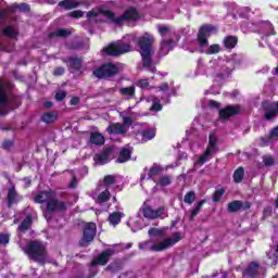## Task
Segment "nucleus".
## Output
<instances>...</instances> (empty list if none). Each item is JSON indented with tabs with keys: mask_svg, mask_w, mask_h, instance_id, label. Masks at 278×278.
<instances>
[{
	"mask_svg": "<svg viewBox=\"0 0 278 278\" xmlns=\"http://www.w3.org/2000/svg\"><path fill=\"white\" fill-rule=\"evenodd\" d=\"M149 236H154V239L140 243L139 249H141V251L160 253L170 249V247H175V244L181 240V235L179 232H175L172 237L165 238L164 230L157 228L150 229Z\"/></svg>",
	"mask_w": 278,
	"mask_h": 278,
	"instance_id": "f257e3e1",
	"label": "nucleus"
},
{
	"mask_svg": "<svg viewBox=\"0 0 278 278\" xmlns=\"http://www.w3.org/2000/svg\"><path fill=\"white\" fill-rule=\"evenodd\" d=\"M87 18L90 23H102V21H111V23H123V21H138V11L136 9L130 8L125 11V13L116 17L114 13L111 11H103V10H92L87 13Z\"/></svg>",
	"mask_w": 278,
	"mask_h": 278,
	"instance_id": "f03ea898",
	"label": "nucleus"
},
{
	"mask_svg": "<svg viewBox=\"0 0 278 278\" xmlns=\"http://www.w3.org/2000/svg\"><path fill=\"white\" fill-rule=\"evenodd\" d=\"M34 201L35 203H48L47 208L43 212V216L47 220H51L52 212H64V210H66V204L62 201H58L55 191L51 189L38 193L34 198Z\"/></svg>",
	"mask_w": 278,
	"mask_h": 278,
	"instance_id": "7ed1b4c3",
	"label": "nucleus"
},
{
	"mask_svg": "<svg viewBox=\"0 0 278 278\" xmlns=\"http://www.w3.org/2000/svg\"><path fill=\"white\" fill-rule=\"evenodd\" d=\"M153 42H155V38H153V35L149 33L143 34L137 41L138 46L140 47L143 70L147 71V73H155V71H157L153 65V61L151 60V56L153 55L151 45H153Z\"/></svg>",
	"mask_w": 278,
	"mask_h": 278,
	"instance_id": "20e7f679",
	"label": "nucleus"
},
{
	"mask_svg": "<svg viewBox=\"0 0 278 278\" xmlns=\"http://www.w3.org/2000/svg\"><path fill=\"white\" fill-rule=\"evenodd\" d=\"M134 41H136V37L134 35H127L122 40L110 43L102 51L106 55H123L131 51V42Z\"/></svg>",
	"mask_w": 278,
	"mask_h": 278,
	"instance_id": "39448f33",
	"label": "nucleus"
},
{
	"mask_svg": "<svg viewBox=\"0 0 278 278\" xmlns=\"http://www.w3.org/2000/svg\"><path fill=\"white\" fill-rule=\"evenodd\" d=\"M24 252L30 260L38 262L39 264H45L47 262V248L45 243L40 241H31L24 249Z\"/></svg>",
	"mask_w": 278,
	"mask_h": 278,
	"instance_id": "423d86ee",
	"label": "nucleus"
},
{
	"mask_svg": "<svg viewBox=\"0 0 278 278\" xmlns=\"http://www.w3.org/2000/svg\"><path fill=\"white\" fill-rule=\"evenodd\" d=\"M157 29L163 37V41L161 42V53L162 55H166V53H168V51L173 49V39L168 38H173V36H175V33H172L168 26L163 25L159 26Z\"/></svg>",
	"mask_w": 278,
	"mask_h": 278,
	"instance_id": "0eeeda50",
	"label": "nucleus"
},
{
	"mask_svg": "<svg viewBox=\"0 0 278 278\" xmlns=\"http://www.w3.org/2000/svg\"><path fill=\"white\" fill-rule=\"evenodd\" d=\"M218 138H216V135L211 134L208 138V146L204 154H202L197 161V164H199V166H203V164H205V162H208V160L212 159V155H214V153L218 151V147L216 146Z\"/></svg>",
	"mask_w": 278,
	"mask_h": 278,
	"instance_id": "6e6552de",
	"label": "nucleus"
},
{
	"mask_svg": "<svg viewBox=\"0 0 278 278\" xmlns=\"http://www.w3.org/2000/svg\"><path fill=\"white\" fill-rule=\"evenodd\" d=\"M118 71H121V67H118V65L109 63L96 70L93 72V75L99 79H103L106 77H114V75L118 74Z\"/></svg>",
	"mask_w": 278,
	"mask_h": 278,
	"instance_id": "1a4fd4ad",
	"label": "nucleus"
},
{
	"mask_svg": "<svg viewBox=\"0 0 278 278\" xmlns=\"http://www.w3.org/2000/svg\"><path fill=\"white\" fill-rule=\"evenodd\" d=\"M140 212L143 214L144 218H149L151 220L155 218H166V208H164V206L153 210L149 204H147V202H144Z\"/></svg>",
	"mask_w": 278,
	"mask_h": 278,
	"instance_id": "9d476101",
	"label": "nucleus"
},
{
	"mask_svg": "<svg viewBox=\"0 0 278 278\" xmlns=\"http://www.w3.org/2000/svg\"><path fill=\"white\" fill-rule=\"evenodd\" d=\"M94 236H97V224H86L83 230V238L79 242L80 247H88L94 240Z\"/></svg>",
	"mask_w": 278,
	"mask_h": 278,
	"instance_id": "9b49d317",
	"label": "nucleus"
},
{
	"mask_svg": "<svg viewBox=\"0 0 278 278\" xmlns=\"http://www.w3.org/2000/svg\"><path fill=\"white\" fill-rule=\"evenodd\" d=\"M206 75L208 77H217V79H223V77L229 75V71L224 70L220 62H213L206 68Z\"/></svg>",
	"mask_w": 278,
	"mask_h": 278,
	"instance_id": "f8f14e48",
	"label": "nucleus"
},
{
	"mask_svg": "<svg viewBox=\"0 0 278 278\" xmlns=\"http://www.w3.org/2000/svg\"><path fill=\"white\" fill-rule=\"evenodd\" d=\"M212 34H216V27L212 25L202 26L199 30L198 42L200 47H207V38L212 36Z\"/></svg>",
	"mask_w": 278,
	"mask_h": 278,
	"instance_id": "ddd939ff",
	"label": "nucleus"
},
{
	"mask_svg": "<svg viewBox=\"0 0 278 278\" xmlns=\"http://www.w3.org/2000/svg\"><path fill=\"white\" fill-rule=\"evenodd\" d=\"M92 199L96 201V203H108L110 201V198L112 197L110 194V189L108 187L99 186L92 193Z\"/></svg>",
	"mask_w": 278,
	"mask_h": 278,
	"instance_id": "4468645a",
	"label": "nucleus"
},
{
	"mask_svg": "<svg viewBox=\"0 0 278 278\" xmlns=\"http://www.w3.org/2000/svg\"><path fill=\"white\" fill-rule=\"evenodd\" d=\"M263 110L265 111L266 121H271L278 114V102H263Z\"/></svg>",
	"mask_w": 278,
	"mask_h": 278,
	"instance_id": "2eb2a0df",
	"label": "nucleus"
},
{
	"mask_svg": "<svg viewBox=\"0 0 278 278\" xmlns=\"http://www.w3.org/2000/svg\"><path fill=\"white\" fill-rule=\"evenodd\" d=\"M131 110H134V106H129L127 110L119 112V118L123 121V125L127 127L129 130V127L134 125V116H136L135 113H131Z\"/></svg>",
	"mask_w": 278,
	"mask_h": 278,
	"instance_id": "dca6fc26",
	"label": "nucleus"
},
{
	"mask_svg": "<svg viewBox=\"0 0 278 278\" xmlns=\"http://www.w3.org/2000/svg\"><path fill=\"white\" fill-rule=\"evenodd\" d=\"M240 105H229L225 109L219 111V117L224 121H227V118H230V116H236L237 114H240Z\"/></svg>",
	"mask_w": 278,
	"mask_h": 278,
	"instance_id": "f3484780",
	"label": "nucleus"
},
{
	"mask_svg": "<svg viewBox=\"0 0 278 278\" xmlns=\"http://www.w3.org/2000/svg\"><path fill=\"white\" fill-rule=\"evenodd\" d=\"M111 255H113L112 250H106L102 252L97 258L91 263V266H105L110 261Z\"/></svg>",
	"mask_w": 278,
	"mask_h": 278,
	"instance_id": "a211bd4d",
	"label": "nucleus"
},
{
	"mask_svg": "<svg viewBox=\"0 0 278 278\" xmlns=\"http://www.w3.org/2000/svg\"><path fill=\"white\" fill-rule=\"evenodd\" d=\"M131 151H134V149L129 146L123 148L116 162L118 164H125V162H129V160H131Z\"/></svg>",
	"mask_w": 278,
	"mask_h": 278,
	"instance_id": "6ab92c4d",
	"label": "nucleus"
},
{
	"mask_svg": "<svg viewBox=\"0 0 278 278\" xmlns=\"http://www.w3.org/2000/svg\"><path fill=\"white\" fill-rule=\"evenodd\" d=\"M106 131H109L110 134L123 135V134H127L128 129H127V126L121 123H114L109 125V127L106 128Z\"/></svg>",
	"mask_w": 278,
	"mask_h": 278,
	"instance_id": "aec40b11",
	"label": "nucleus"
},
{
	"mask_svg": "<svg viewBox=\"0 0 278 278\" xmlns=\"http://www.w3.org/2000/svg\"><path fill=\"white\" fill-rule=\"evenodd\" d=\"M5 83L0 80V108L4 110V108L10 106V102L8 101V96L5 94Z\"/></svg>",
	"mask_w": 278,
	"mask_h": 278,
	"instance_id": "412c9836",
	"label": "nucleus"
},
{
	"mask_svg": "<svg viewBox=\"0 0 278 278\" xmlns=\"http://www.w3.org/2000/svg\"><path fill=\"white\" fill-rule=\"evenodd\" d=\"M162 173H164V168L162 167V166H160V165H157V164H154L151 168H150V170H149V173H148V177L150 178V179H153V181L154 182H156L157 180V177H160V175H162Z\"/></svg>",
	"mask_w": 278,
	"mask_h": 278,
	"instance_id": "4be33fe9",
	"label": "nucleus"
},
{
	"mask_svg": "<svg viewBox=\"0 0 278 278\" xmlns=\"http://www.w3.org/2000/svg\"><path fill=\"white\" fill-rule=\"evenodd\" d=\"M81 1L79 0H63L59 2L60 8L64 10H75L78 5H81Z\"/></svg>",
	"mask_w": 278,
	"mask_h": 278,
	"instance_id": "5701e85b",
	"label": "nucleus"
},
{
	"mask_svg": "<svg viewBox=\"0 0 278 278\" xmlns=\"http://www.w3.org/2000/svg\"><path fill=\"white\" fill-rule=\"evenodd\" d=\"M160 74H156L154 77H151V78H146V79H140L138 80L137 83V86L139 88H142L143 90H151V88H153V79H157Z\"/></svg>",
	"mask_w": 278,
	"mask_h": 278,
	"instance_id": "b1692460",
	"label": "nucleus"
},
{
	"mask_svg": "<svg viewBox=\"0 0 278 278\" xmlns=\"http://www.w3.org/2000/svg\"><path fill=\"white\" fill-rule=\"evenodd\" d=\"M42 123L47 125H51V123H55L58 121V112H46L41 116Z\"/></svg>",
	"mask_w": 278,
	"mask_h": 278,
	"instance_id": "393cba45",
	"label": "nucleus"
},
{
	"mask_svg": "<svg viewBox=\"0 0 278 278\" xmlns=\"http://www.w3.org/2000/svg\"><path fill=\"white\" fill-rule=\"evenodd\" d=\"M22 199L23 198L18 197L14 188L9 190V193H8L9 207L14 205V203L21 201Z\"/></svg>",
	"mask_w": 278,
	"mask_h": 278,
	"instance_id": "a878e982",
	"label": "nucleus"
},
{
	"mask_svg": "<svg viewBox=\"0 0 278 278\" xmlns=\"http://www.w3.org/2000/svg\"><path fill=\"white\" fill-rule=\"evenodd\" d=\"M119 93L122 94V97H126V99H131V97L136 94V87L130 86V87L121 88Z\"/></svg>",
	"mask_w": 278,
	"mask_h": 278,
	"instance_id": "bb28decb",
	"label": "nucleus"
},
{
	"mask_svg": "<svg viewBox=\"0 0 278 278\" xmlns=\"http://www.w3.org/2000/svg\"><path fill=\"white\" fill-rule=\"evenodd\" d=\"M142 142H149V140H153L155 138V129L149 128L142 131Z\"/></svg>",
	"mask_w": 278,
	"mask_h": 278,
	"instance_id": "cd10ccee",
	"label": "nucleus"
},
{
	"mask_svg": "<svg viewBox=\"0 0 278 278\" xmlns=\"http://www.w3.org/2000/svg\"><path fill=\"white\" fill-rule=\"evenodd\" d=\"M90 142L92 144H103L105 142V137H103L100 132H92Z\"/></svg>",
	"mask_w": 278,
	"mask_h": 278,
	"instance_id": "c85d7f7f",
	"label": "nucleus"
},
{
	"mask_svg": "<svg viewBox=\"0 0 278 278\" xmlns=\"http://www.w3.org/2000/svg\"><path fill=\"white\" fill-rule=\"evenodd\" d=\"M224 45L226 49H233L236 45H238V37L235 36H228L224 39Z\"/></svg>",
	"mask_w": 278,
	"mask_h": 278,
	"instance_id": "c756f323",
	"label": "nucleus"
},
{
	"mask_svg": "<svg viewBox=\"0 0 278 278\" xmlns=\"http://www.w3.org/2000/svg\"><path fill=\"white\" fill-rule=\"evenodd\" d=\"M121 218H123V213L121 212H115L109 216V223L116 227L118 223H121Z\"/></svg>",
	"mask_w": 278,
	"mask_h": 278,
	"instance_id": "7c9ffc66",
	"label": "nucleus"
},
{
	"mask_svg": "<svg viewBox=\"0 0 278 278\" xmlns=\"http://www.w3.org/2000/svg\"><path fill=\"white\" fill-rule=\"evenodd\" d=\"M173 181V178H170V176L165 175L163 177L160 178V180L155 181L156 186H161L162 188H166V186H170Z\"/></svg>",
	"mask_w": 278,
	"mask_h": 278,
	"instance_id": "2f4dec72",
	"label": "nucleus"
},
{
	"mask_svg": "<svg viewBox=\"0 0 278 278\" xmlns=\"http://www.w3.org/2000/svg\"><path fill=\"white\" fill-rule=\"evenodd\" d=\"M242 179H244V168L239 167L238 169H236V172L233 174V181L236 184H240V181H242Z\"/></svg>",
	"mask_w": 278,
	"mask_h": 278,
	"instance_id": "473e14b6",
	"label": "nucleus"
},
{
	"mask_svg": "<svg viewBox=\"0 0 278 278\" xmlns=\"http://www.w3.org/2000/svg\"><path fill=\"white\" fill-rule=\"evenodd\" d=\"M114 184H117L116 176L109 175L104 177V184L100 186H102L103 188L110 189V186H114Z\"/></svg>",
	"mask_w": 278,
	"mask_h": 278,
	"instance_id": "72a5a7b5",
	"label": "nucleus"
},
{
	"mask_svg": "<svg viewBox=\"0 0 278 278\" xmlns=\"http://www.w3.org/2000/svg\"><path fill=\"white\" fill-rule=\"evenodd\" d=\"M240 210H242V202L240 201H233L228 204L229 212H240Z\"/></svg>",
	"mask_w": 278,
	"mask_h": 278,
	"instance_id": "f704fd0d",
	"label": "nucleus"
},
{
	"mask_svg": "<svg viewBox=\"0 0 278 278\" xmlns=\"http://www.w3.org/2000/svg\"><path fill=\"white\" fill-rule=\"evenodd\" d=\"M257 268H260V265L256 263H252L248 266V269L245 270L244 275H249L250 277H254L255 273H257Z\"/></svg>",
	"mask_w": 278,
	"mask_h": 278,
	"instance_id": "c9c22d12",
	"label": "nucleus"
},
{
	"mask_svg": "<svg viewBox=\"0 0 278 278\" xmlns=\"http://www.w3.org/2000/svg\"><path fill=\"white\" fill-rule=\"evenodd\" d=\"M204 203H205V200H202L197 203L195 207L191 211L190 220H193L194 216H197L199 212H201V207H203Z\"/></svg>",
	"mask_w": 278,
	"mask_h": 278,
	"instance_id": "e433bc0d",
	"label": "nucleus"
},
{
	"mask_svg": "<svg viewBox=\"0 0 278 278\" xmlns=\"http://www.w3.org/2000/svg\"><path fill=\"white\" fill-rule=\"evenodd\" d=\"M68 66L71 68H75L76 71H79L81 68V60L72 58L68 61Z\"/></svg>",
	"mask_w": 278,
	"mask_h": 278,
	"instance_id": "4c0bfd02",
	"label": "nucleus"
},
{
	"mask_svg": "<svg viewBox=\"0 0 278 278\" xmlns=\"http://www.w3.org/2000/svg\"><path fill=\"white\" fill-rule=\"evenodd\" d=\"M195 199H197V194L194 193V191H189L185 194L184 201H185V203L192 205V203H194Z\"/></svg>",
	"mask_w": 278,
	"mask_h": 278,
	"instance_id": "58836bf2",
	"label": "nucleus"
},
{
	"mask_svg": "<svg viewBox=\"0 0 278 278\" xmlns=\"http://www.w3.org/2000/svg\"><path fill=\"white\" fill-rule=\"evenodd\" d=\"M150 101H152L151 110L152 112H160L162 110V104H160V100L155 97H150Z\"/></svg>",
	"mask_w": 278,
	"mask_h": 278,
	"instance_id": "ea45409f",
	"label": "nucleus"
},
{
	"mask_svg": "<svg viewBox=\"0 0 278 278\" xmlns=\"http://www.w3.org/2000/svg\"><path fill=\"white\" fill-rule=\"evenodd\" d=\"M31 227V217L27 216L20 226V231H27Z\"/></svg>",
	"mask_w": 278,
	"mask_h": 278,
	"instance_id": "a19ab883",
	"label": "nucleus"
},
{
	"mask_svg": "<svg viewBox=\"0 0 278 278\" xmlns=\"http://www.w3.org/2000/svg\"><path fill=\"white\" fill-rule=\"evenodd\" d=\"M96 162H98V164H108L110 162V159L108 156V154L103 153V154H97L94 156Z\"/></svg>",
	"mask_w": 278,
	"mask_h": 278,
	"instance_id": "79ce46f5",
	"label": "nucleus"
},
{
	"mask_svg": "<svg viewBox=\"0 0 278 278\" xmlns=\"http://www.w3.org/2000/svg\"><path fill=\"white\" fill-rule=\"evenodd\" d=\"M72 34V30L71 29H58L55 33H54V36L56 37H60V38H66V36H71Z\"/></svg>",
	"mask_w": 278,
	"mask_h": 278,
	"instance_id": "37998d69",
	"label": "nucleus"
},
{
	"mask_svg": "<svg viewBox=\"0 0 278 278\" xmlns=\"http://www.w3.org/2000/svg\"><path fill=\"white\" fill-rule=\"evenodd\" d=\"M219 52H220V46L219 45H212L206 50V53L208 55H214V53H219Z\"/></svg>",
	"mask_w": 278,
	"mask_h": 278,
	"instance_id": "c03bdc74",
	"label": "nucleus"
},
{
	"mask_svg": "<svg viewBox=\"0 0 278 278\" xmlns=\"http://www.w3.org/2000/svg\"><path fill=\"white\" fill-rule=\"evenodd\" d=\"M223 194H225V189H218L217 191H215L213 195V201L215 203L220 201V199H223Z\"/></svg>",
	"mask_w": 278,
	"mask_h": 278,
	"instance_id": "a18cd8bd",
	"label": "nucleus"
},
{
	"mask_svg": "<svg viewBox=\"0 0 278 278\" xmlns=\"http://www.w3.org/2000/svg\"><path fill=\"white\" fill-rule=\"evenodd\" d=\"M267 256L269 257V260H271V262L269 263L271 266H275V264H277V254H275V249H271L268 253Z\"/></svg>",
	"mask_w": 278,
	"mask_h": 278,
	"instance_id": "49530a36",
	"label": "nucleus"
},
{
	"mask_svg": "<svg viewBox=\"0 0 278 278\" xmlns=\"http://www.w3.org/2000/svg\"><path fill=\"white\" fill-rule=\"evenodd\" d=\"M4 34L5 36H9V38H14V36H16V30H14V28H12L11 26H8L7 28H4Z\"/></svg>",
	"mask_w": 278,
	"mask_h": 278,
	"instance_id": "de8ad7c7",
	"label": "nucleus"
},
{
	"mask_svg": "<svg viewBox=\"0 0 278 278\" xmlns=\"http://www.w3.org/2000/svg\"><path fill=\"white\" fill-rule=\"evenodd\" d=\"M263 162H264L265 166H274L275 157H273V156H264L263 157Z\"/></svg>",
	"mask_w": 278,
	"mask_h": 278,
	"instance_id": "09e8293b",
	"label": "nucleus"
},
{
	"mask_svg": "<svg viewBox=\"0 0 278 278\" xmlns=\"http://www.w3.org/2000/svg\"><path fill=\"white\" fill-rule=\"evenodd\" d=\"M68 16H71L72 18H81V16H84V12L80 10H76L68 13Z\"/></svg>",
	"mask_w": 278,
	"mask_h": 278,
	"instance_id": "8fccbe9b",
	"label": "nucleus"
},
{
	"mask_svg": "<svg viewBox=\"0 0 278 278\" xmlns=\"http://www.w3.org/2000/svg\"><path fill=\"white\" fill-rule=\"evenodd\" d=\"M10 242V236L0 233V244H8Z\"/></svg>",
	"mask_w": 278,
	"mask_h": 278,
	"instance_id": "3c124183",
	"label": "nucleus"
},
{
	"mask_svg": "<svg viewBox=\"0 0 278 278\" xmlns=\"http://www.w3.org/2000/svg\"><path fill=\"white\" fill-rule=\"evenodd\" d=\"M65 98H66V92H65V91H59V92L55 94L56 101H64Z\"/></svg>",
	"mask_w": 278,
	"mask_h": 278,
	"instance_id": "603ef678",
	"label": "nucleus"
},
{
	"mask_svg": "<svg viewBox=\"0 0 278 278\" xmlns=\"http://www.w3.org/2000/svg\"><path fill=\"white\" fill-rule=\"evenodd\" d=\"M159 92H163L164 94H166V92H168V84L164 83L163 85H161L159 87Z\"/></svg>",
	"mask_w": 278,
	"mask_h": 278,
	"instance_id": "864d4df0",
	"label": "nucleus"
},
{
	"mask_svg": "<svg viewBox=\"0 0 278 278\" xmlns=\"http://www.w3.org/2000/svg\"><path fill=\"white\" fill-rule=\"evenodd\" d=\"M53 75H64V67H58L54 70Z\"/></svg>",
	"mask_w": 278,
	"mask_h": 278,
	"instance_id": "5fc2aeb1",
	"label": "nucleus"
},
{
	"mask_svg": "<svg viewBox=\"0 0 278 278\" xmlns=\"http://www.w3.org/2000/svg\"><path fill=\"white\" fill-rule=\"evenodd\" d=\"M20 10H23L24 12L29 11V5H27L26 3H22L18 5Z\"/></svg>",
	"mask_w": 278,
	"mask_h": 278,
	"instance_id": "6e6d98bb",
	"label": "nucleus"
},
{
	"mask_svg": "<svg viewBox=\"0 0 278 278\" xmlns=\"http://www.w3.org/2000/svg\"><path fill=\"white\" fill-rule=\"evenodd\" d=\"M71 103L72 105H79V98L78 97L72 98Z\"/></svg>",
	"mask_w": 278,
	"mask_h": 278,
	"instance_id": "4d7b16f0",
	"label": "nucleus"
},
{
	"mask_svg": "<svg viewBox=\"0 0 278 278\" xmlns=\"http://www.w3.org/2000/svg\"><path fill=\"white\" fill-rule=\"evenodd\" d=\"M70 188H77V178H73L71 184H70Z\"/></svg>",
	"mask_w": 278,
	"mask_h": 278,
	"instance_id": "13d9d810",
	"label": "nucleus"
},
{
	"mask_svg": "<svg viewBox=\"0 0 278 278\" xmlns=\"http://www.w3.org/2000/svg\"><path fill=\"white\" fill-rule=\"evenodd\" d=\"M210 105H211V108H220V104L216 101H211Z\"/></svg>",
	"mask_w": 278,
	"mask_h": 278,
	"instance_id": "bf43d9fd",
	"label": "nucleus"
},
{
	"mask_svg": "<svg viewBox=\"0 0 278 278\" xmlns=\"http://www.w3.org/2000/svg\"><path fill=\"white\" fill-rule=\"evenodd\" d=\"M24 182L26 184V186H29V184H31V179L30 178H24Z\"/></svg>",
	"mask_w": 278,
	"mask_h": 278,
	"instance_id": "052dcab7",
	"label": "nucleus"
},
{
	"mask_svg": "<svg viewBox=\"0 0 278 278\" xmlns=\"http://www.w3.org/2000/svg\"><path fill=\"white\" fill-rule=\"evenodd\" d=\"M52 105H53V103H51V102H46L45 103V108H52Z\"/></svg>",
	"mask_w": 278,
	"mask_h": 278,
	"instance_id": "680f3d73",
	"label": "nucleus"
},
{
	"mask_svg": "<svg viewBox=\"0 0 278 278\" xmlns=\"http://www.w3.org/2000/svg\"><path fill=\"white\" fill-rule=\"evenodd\" d=\"M140 229H142V227L131 228V230H132L134 232H136V231H138V230H140Z\"/></svg>",
	"mask_w": 278,
	"mask_h": 278,
	"instance_id": "e2e57ef3",
	"label": "nucleus"
},
{
	"mask_svg": "<svg viewBox=\"0 0 278 278\" xmlns=\"http://www.w3.org/2000/svg\"><path fill=\"white\" fill-rule=\"evenodd\" d=\"M48 3H50L51 5H53L55 3V0H49Z\"/></svg>",
	"mask_w": 278,
	"mask_h": 278,
	"instance_id": "0e129e2a",
	"label": "nucleus"
},
{
	"mask_svg": "<svg viewBox=\"0 0 278 278\" xmlns=\"http://www.w3.org/2000/svg\"><path fill=\"white\" fill-rule=\"evenodd\" d=\"M276 73H277V75H278V66L276 67Z\"/></svg>",
	"mask_w": 278,
	"mask_h": 278,
	"instance_id": "69168bd1",
	"label": "nucleus"
},
{
	"mask_svg": "<svg viewBox=\"0 0 278 278\" xmlns=\"http://www.w3.org/2000/svg\"><path fill=\"white\" fill-rule=\"evenodd\" d=\"M276 253H278V245H277V249H276Z\"/></svg>",
	"mask_w": 278,
	"mask_h": 278,
	"instance_id": "338daca9",
	"label": "nucleus"
},
{
	"mask_svg": "<svg viewBox=\"0 0 278 278\" xmlns=\"http://www.w3.org/2000/svg\"><path fill=\"white\" fill-rule=\"evenodd\" d=\"M106 270H110V266H109V267H106Z\"/></svg>",
	"mask_w": 278,
	"mask_h": 278,
	"instance_id": "774afa93",
	"label": "nucleus"
}]
</instances>
